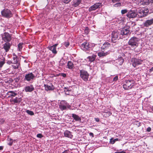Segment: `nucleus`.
Instances as JSON below:
<instances>
[{
  "instance_id": "09e8293b",
  "label": "nucleus",
  "mask_w": 153,
  "mask_h": 153,
  "mask_svg": "<svg viewBox=\"0 0 153 153\" xmlns=\"http://www.w3.org/2000/svg\"><path fill=\"white\" fill-rule=\"evenodd\" d=\"M111 1L113 3H115L116 2L119 1L120 0H111Z\"/></svg>"
},
{
  "instance_id": "c03bdc74",
  "label": "nucleus",
  "mask_w": 153,
  "mask_h": 153,
  "mask_svg": "<svg viewBox=\"0 0 153 153\" xmlns=\"http://www.w3.org/2000/svg\"><path fill=\"white\" fill-rule=\"evenodd\" d=\"M7 63L8 65H10L11 64H13L12 61L8 60L7 61Z\"/></svg>"
},
{
  "instance_id": "f3484780",
  "label": "nucleus",
  "mask_w": 153,
  "mask_h": 153,
  "mask_svg": "<svg viewBox=\"0 0 153 153\" xmlns=\"http://www.w3.org/2000/svg\"><path fill=\"white\" fill-rule=\"evenodd\" d=\"M58 45V44H56L52 46L48 47V48L53 53L56 54L57 53L56 51V47Z\"/></svg>"
},
{
  "instance_id": "6ab92c4d",
  "label": "nucleus",
  "mask_w": 153,
  "mask_h": 153,
  "mask_svg": "<svg viewBox=\"0 0 153 153\" xmlns=\"http://www.w3.org/2000/svg\"><path fill=\"white\" fill-rule=\"evenodd\" d=\"M111 51H108L107 52H104V51H102V52H99L98 53V55L100 57L104 56L109 54Z\"/></svg>"
},
{
  "instance_id": "680f3d73",
  "label": "nucleus",
  "mask_w": 153,
  "mask_h": 153,
  "mask_svg": "<svg viewBox=\"0 0 153 153\" xmlns=\"http://www.w3.org/2000/svg\"><path fill=\"white\" fill-rule=\"evenodd\" d=\"M71 153H73V152H71Z\"/></svg>"
},
{
  "instance_id": "412c9836",
  "label": "nucleus",
  "mask_w": 153,
  "mask_h": 153,
  "mask_svg": "<svg viewBox=\"0 0 153 153\" xmlns=\"http://www.w3.org/2000/svg\"><path fill=\"white\" fill-rule=\"evenodd\" d=\"M129 28H124L121 30V34L122 35H127L129 33Z\"/></svg>"
},
{
  "instance_id": "f257e3e1",
  "label": "nucleus",
  "mask_w": 153,
  "mask_h": 153,
  "mask_svg": "<svg viewBox=\"0 0 153 153\" xmlns=\"http://www.w3.org/2000/svg\"><path fill=\"white\" fill-rule=\"evenodd\" d=\"M149 12V10L147 8L143 7L139 9L137 12V16L139 18H142L146 16Z\"/></svg>"
},
{
  "instance_id": "4c0bfd02",
  "label": "nucleus",
  "mask_w": 153,
  "mask_h": 153,
  "mask_svg": "<svg viewBox=\"0 0 153 153\" xmlns=\"http://www.w3.org/2000/svg\"><path fill=\"white\" fill-rule=\"evenodd\" d=\"M128 12V10L126 9L122 10L121 11V13L122 14H124Z\"/></svg>"
},
{
  "instance_id": "864d4df0",
  "label": "nucleus",
  "mask_w": 153,
  "mask_h": 153,
  "mask_svg": "<svg viewBox=\"0 0 153 153\" xmlns=\"http://www.w3.org/2000/svg\"><path fill=\"white\" fill-rule=\"evenodd\" d=\"M95 120L97 122H98L99 121V119L98 118H95Z\"/></svg>"
},
{
  "instance_id": "7c9ffc66",
  "label": "nucleus",
  "mask_w": 153,
  "mask_h": 153,
  "mask_svg": "<svg viewBox=\"0 0 153 153\" xmlns=\"http://www.w3.org/2000/svg\"><path fill=\"white\" fill-rule=\"evenodd\" d=\"M119 141V139L115 138L114 139H113V138H111L110 139L109 143L112 144H113L115 143V142Z\"/></svg>"
},
{
  "instance_id": "bf43d9fd",
  "label": "nucleus",
  "mask_w": 153,
  "mask_h": 153,
  "mask_svg": "<svg viewBox=\"0 0 153 153\" xmlns=\"http://www.w3.org/2000/svg\"><path fill=\"white\" fill-rule=\"evenodd\" d=\"M151 109L153 111V106L151 107Z\"/></svg>"
},
{
  "instance_id": "c756f323",
  "label": "nucleus",
  "mask_w": 153,
  "mask_h": 153,
  "mask_svg": "<svg viewBox=\"0 0 153 153\" xmlns=\"http://www.w3.org/2000/svg\"><path fill=\"white\" fill-rule=\"evenodd\" d=\"M123 62L124 60L122 57H120L116 60V63L119 65H121Z\"/></svg>"
},
{
  "instance_id": "f8f14e48",
  "label": "nucleus",
  "mask_w": 153,
  "mask_h": 153,
  "mask_svg": "<svg viewBox=\"0 0 153 153\" xmlns=\"http://www.w3.org/2000/svg\"><path fill=\"white\" fill-rule=\"evenodd\" d=\"M91 45L89 43L85 42L83 43L81 46L82 49L86 51L89 50L91 47Z\"/></svg>"
},
{
  "instance_id": "b1692460",
  "label": "nucleus",
  "mask_w": 153,
  "mask_h": 153,
  "mask_svg": "<svg viewBox=\"0 0 153 153\" xmlns=\"http://www.w3.org/2000/svg\"><path fill=\"white\" fill-rule=\"evenodd\" d=\"M7 95H9L8 97H14L17 95V94L13 91H10L7 92Z\"/></svg>"
},
{
  "instance_id": "bb28decb",
  "label": "nucleus",
  "mask_w": 153,
  "mask_h": 153,
  "mask_svg": "<svg viewBox=\"0 0 153 153\" xmlns=\"http://www.w3.org/2000/svg\"><path fill=\"white\" fill-rule=\"evenodd\" d=\"M22 101L21 97H16L15 99L12 100V101L14 102V103H19Z\"/></svg>"
},
{
  "instance_id": "6e6552de",
  "label": "nucleus",
  "mask_w": 153,
  "mask_h": 153,
  "mask_svg": "<svg viewBox=\"0 0 153 153\" xmlns=\"http://www.w3.org/2000/svg\"><path fill=\"white\" fill-rule=\"evenodd\" d=\"M2 16L5 18H9L12 16V13L10 10L8 9H4L1 11Z\"/></svg>"
},
{
  "instance_id": "7ed1b4c3",
  "label": "nucleus",
  "mask_w": 153,
  "mask_h": 153,
  "mask_svg": "<svg viewBox=\"0 0 153 153\" xmlns=\"http://www.w3.org/2000/svg\"><path fill=\"white\" fill-rule=\"evenodd\" d=\"M138 38L136 37H131L129 40L128 44L132 48H136L138 46Z\"/></svg>"
},
{
  "instance_id": "1a4fd4ad",
  "label": "nucleus",
  "mask_w": 153,
  "mask_h": 153,
  "mask_svg": "<svg viewBox=\"0 0 153 153\" xmlns=\"http://www.w3.org/2000/svg\"><path fill=\"white\" fill-rule=\"evenodd\" d=\"M143 60L141 59L136 58H133L131 60L132 65L134 67L137 65L141 64Z\"/></svg>"
},
{
  "instance_id": "37998d69",
  "label": "nucleus",
  "mask_w": 153,
  "mask_h": 153,
  "mask_svg": "<svg viewBox=\"0 0 153 153\" xmlns=\"http://www.w3.org/2000/svg\"><path fill=\"white\" fill-rule=\"evenodd\" d=\"M118 79V76H116L114 77L113 79V80L114 81H117Z\"/></svg>"
},
{
  "instance_id": "aec40b11",
  "label": "nucleus",
  "mask_w": 153,
  "mask_h": 153,
  "mask_svg": "<svg viewBox=\"0 0 153 153\" xmlns=\"http://www.w3.org/2000/svg\"><path fill=\"white\" fill-rule=\"evenodd\" d=\"M153 24V18L150 20H146L143 23V25L144 27H148Z\"/></svg>"
},
{
  "instance_id": "ea45409f",
  "label": "nucleus",
  "mask_w": 153,
  "mask_h": 153,
  "mask_svg": "<svg viewBox=\"0 0 153 153\" xmlns=\"http://www.w3.org/2000/svg\"><path fill=\"white\" fill-rule=\"evenodd\" d=\"M36 136L37 137L39 138H42L43 137V135L41 134H38Z\"/></svg>"
},
{
  "instance_id": "9b49d317",
  "label": "nucleus",
  "mask_w": 153,
  "mask_h": 153,
  "mask_svg": "<svg viewBox=\"0 0 153 153\" xmlns=\"http://www.w3.org/2000/svg\"><path fill=\"white\" fill-rule=\"evenodd\" d=\"M119 35V33L118 32L114 31L112 32L111 34L112 42L113 43H116Z\"/></svg>"
},
{
  "instance_id": "2eb2a0df",
  "label": "nucleus",
  "mask_w": 153,
  "mask_h": 153,
  "mask_svg": "<svg viewBox=\"0 0 153 153\" xmlns=\"http://www.w3.org/2000/svg\"><path fill=\"white\" fill-rule=\"evenodd\" d=\"M101 4L100 3H97L94 4L89 8V11H91L100 8L101 6Z\"/></svg>"
},
{
  "instance_id": "a19ab883",
  "label": "nucleus",
  "mask_w": 153,
  "mask_h": 153,
  "mask_svg": "<svg viewBox=\"0 0 153 153\" xmlns=\"http://www.w3.org/2000/svg\"><path fill=\"white\" fill-rule=\"evenodd\" d=\"M71 0H62V1L66 4H68Z\"/></svg>"
},
{
  "instance_id": "79ce46f5",
  "label": "nucleus",
  "mask_w": 153,
  "mask_h": 153,
  "mask_svg": "<svg viewBox=\"0 0 153 153\" xmlns=\"http://www.w3.org/2000/svg\"><path fill=\"white\" fill-rule=\"evenodd\" d=\"M69 45L70 43L69 42H66L64 43L65 46L66 47H67L68 46H69Z\"/></svg>"
},
{
  "instance_id": "0eeeda50",
  "label": "nucleus",
  "mask_w": 153,
  "mask_h": 153,
  "mask_svg": "<svg viewBox=\"0 0 153 153\" xmlns=\"http://www.w3.org/2000/svg\"><path fill=\"white\" fill-rule=\"evenodd\" d=\"M80 76L81 78L85 81L88 80L89 74L88 72L83 70L80 71Z\"/></svg>"
},
{
  "instance_id": "c9c22d12",
  "label": "nucleus",
  "mask_w": 153,
  "mask_h": 153,
  "mask_svg": "<svg viewBox=\"0 0 153 153\" xmlns=\"http://www.w3.org/2000/svg\"><path fill=\"white\" fill-rule=\"evenodd\" d=\"M26 112L29 114L31 115H33L34 114V113L33 111H30L29 110H27L26 111Z\"/></svg>"
},
{
  "instance_id": "473e14b6",
  "label": "nucleus",
  "mask_w": 153,
  "mask_h": 153,
  "mask_svg": "<svg viewBox=\"0 0 153 153\" xmlns=\"http://www.w3.org/2000/svg\"><path fill=\"white\" fill-rule=\"evenodd\" d=\"M5 63V59L4 58H3V59L0 61V68H1Z\"/></svg>"
},
{
  "instance_id": "603ef678",
  "label": "nucleus",
  "mask_w": 153,
  "mask_h": 153,
  "mask_svg": "<svg viewBox=\"0 0 153 153\" xmlns=\"http://www.w3.org/2000/svg\"><path fill=\"white\" fill-rule=\"evenodd\" d=\"M114 153H126V152L124 151H122L120 152H115Z\"/></svg>"
},
{
  "instance_id": "c85d7f7f",
  "label": "nucleus",
  "mask_w": 153,
  "mask_h": 153,
  "mask_svg": "<svg viewBox=\"0 0 153 153\" xmlns=\"http://www.w3.org/2000/svg\"><path fill=\"white\" fill-rule=\"evenodd\" d=\"M96 57V55L93 54L92 56H89L87 57L89 61L91 62H93L95 60Z\"/></svg>"
},
{
  "instance_id": "13d9d810",
  "label": "nucleus",
  "mask_w": 153,
  "mask_h": 153,
  "mask_svg": "<svg viewBox=\"0 0 153 153\" xmlns=\"http://www.w3.org/2000/svg\"><path fill=\"white\" fill-rule=\"evenodd\" d=\"M150 2L153 3V0H150Z\"/></svg>"
},
{
  "instance_id": "58836bf2",
  "label": "nucleus",
  "mask_w": 153,
  "mask_h": 153,
  "mask_svg": "<svg viewBox=\"0 0 153 153\" xmlns=\"http://www.w3.org/2000/svg\"><path fill=\"white\" fill-rule=\"evenodd\" d=\"M115 7H120L121 6V4L120 2H118L114 5Z\"/></svg>"
},
{
  "instance_id": "5fc2aeb1",
  "label": "nucleus",
  "mask_w": 153,
  "mask_h": 153,
  "mask_svg": "<svg viewBox=\"0 0 153 153\" xmlns=\"http://www.w3.org/2000/svg\"><path fill=\"white\" fill-rule=\"evenodd\" d=\"M68 150H65L62 153H68Z\"/></svg>"
},
{
  "instance_id": "dca6fc26",
  "label": "nucleus",
  "mask_w": 153,
  "mask_h": 153,
  "mask_svg": "<svg viewBox=\"0 0 153 153\" xmlns=\"http://www.w3.org/2000/svg\"><path fill=\"white\" fill-rule=\"evenodd\" d=\"M44 86L45 87V90L47 91L53 90L55 89L54 86L52 83H50L49 85L44 84Z\"/></svg>"
},
{
  "instance_id": "4468645a",
  "label": "nucleus",
  "mask_w": 153,
  "mask_h": 153,
  "mask_svg": "<svg viewBox=\"0 0 153 153\" xmlns=\"http://www.w3.org/2000/svg\"><path fill=\"white\" fill-rule=\"evenodd\" d=\"M137 16V13H136L134 10H132L129 11L126 15L127 17L129 18H134L136 17Z\"/></svg>"
},
{
  "instance_id": "4d7b16f0",
  "label": "nucleus",
  "mask_w": 153,
  "mask_h": 153,
  "mask_svg": "<svg viewBox=\"0 0 153 153\" xmlns=\"http://www.w3.org/2000/svg\"><path fill=\"white\" fill-rule=\"evenodd\" d=\"M3 148V146H0V150H2Z\"/></svg>"
},
{
  "instance_id": "5701e85b",
  "label": "nucleus",
  "mask_w": 153,
  "mask_h": 153,
  "mask_svg": "<svg viewBox=\"0 0 153 153\" xmlns=\"http://www.w3.org/2000/svg\"><path fill=\"white\" fill-rule=\"evenodd\" d=\"M34 88L33 85H30V86H27L25 87V90L26 92H31L33 91Z\"/></svg>"
},
{
  "instance_id": "4be33fe9",
  "label": "nucleus",
  "mask_w": 153,
  "mask_h": 153,
  "mask_svg": "<svg viewBox=\"0 0 153 153\" xmlns=\"http://www.w3.org/2000/svg\"><path fill=\"white\" fill-rule=\"evenodd\" d=\"M138 2L140 5H147L149 3V0H138Z\"/></svg>"
},
{
  "instance_id": "2f4dec72",
  "label": "nucleus",
  "mask_w": 153,
  "mask_h": 153,
  "mask_svg": "<svg viewBox=\"0 0 153 153\" xmlns=\"http://www.w3.org/2000/svg\"><path fill=\"white\" fill-rule=\"evenodd\" d=\"M67 66L68 68L69 69H72L74 67V65L73 63L71 61H68Z\"/></svg>"
},
{
  "instance_id": "052dcab7",
  "label": "nucleus",
  "mask_w": 153,
  "mask_h": 153,
  "mask_svg": "<svg viewBox=\"0 0 153 153\" xmlns=\"http://www.w3.org/2000/svg\"><path fill=\"white\" fill-rule=\"evenodd\" d=\"M109 115H110L111 114V113L110 112H109Z\"/></svg>"
},
{
  "instance_id": "a18cd8bd",
  "label": "nucleus",
  "mask_w": 153,
  "mask_h": 153,
  "mask_svg": "<svg viewBox=\"0 0 153 153\" xmlns=\"http://www.w3.org/2000/svg\"><path fill=\"white\" fill-rule=\"evenodd\" d=\"M61 76H62L63 77H65L66 76V74H65V73H61Z\"/></svg>"
},
{
  "instance_id": "ddd939ff",
  "label": "nucleus",
  "mask_w": 153,
  "mask_h": 153,
  "mask_svg": "<svg viewBox=\"0 0 153 153\" xmlns=\"http://www.w3.org/2000/svg\"><path fill=\"white\" fill-rule=\"evenodd\" d=\"M12 45V43H10V42H5L3 44L2 48L6 52H7L10 49Z\"/></svg>"
},
{
  "instance_id": "cd10ccee",
  "label": "nucleus",
  "mask_w": 153,
  "mask_h": 153,
  "mask_svg": "<svg viewBox=\"0 0 153 153\" xmlns=\"http://www.w3.org/2000/svg\"><path fill=\"white\" fill-rule=\"evenodd\" d=\"M82 0H73V5L75 7L78 6L81 3Z\"/></svg>"
},
{
  "instance_id": "39448f33",
  "label": "nucleus",
  "mask_w": 153,
  "mask_h": 153,
  "mask_svg": "<svg viewBox=\"0 0 153 153\" xmlns=\"http://www.w3.org/2000/svg\"><path fill=\"white\" fill-rule=\"evenodd\" d=\"M1 38L4 42H10L12 39V35L5 32L1 35Z\"/></svg>"
},
{
  "instance_id": "f704fd0d",
  "label": "nucleus",
  "mask_w": 153,
  "mask_h": 153,
  "mask_svg": "<svg viewBox=\"0 0 153 153\" xmlns=\"http://www.w3.org/2000/svg\"><path fill=\"white\" fill-rule=\"evenodd\" d=\"M7 140L9 142L8 143V144L10 146H12L13 143V140L10 138H8L7 139Z\"/></svg>"
},
{
  "instance_id": "de8ad7c7",
  "label": "nucleus",
  "mask_w": 153,
  "mask_h": 153,
  "mask_svg": "<svg viewBox=\"0 0 153 153\" xmlns=\"http://www.w3.org/2000/svg\"><path fill=\"white\" fill-rule=\"evenodd\" d=\"M147 131L148 132H150L151 130V128L150 127H149L147 128Z\"/></svg>"
},
{
  "instance_id": "a211bd4d",
  "label": "nucleus",
  "mask_w": 153,
  "mask_h": 153,
  "mask_svg": "<svg viewBox=\"0 0 153 153\" xmlns=\"http://www.w3.org/2000/svg\"><path fill=\"white\" fill-rule=\"evenodd\" d=\"M111 44L108 42H105L102 45L101 47V49L102 50H107L110 47Z\"/></svg>"
},
{
  "instance_id": "72a5a7b5",
  "label": "nucleus",
  "mask_w": 153,
  "mask_h": 153,
  "mask_svg": "<svg viewBox=\"0 0 153 153\" xmlns=\"http://www.w3.org/2000/svg\"><path fill=\"white\" fill-rule=\"evenodd\" d=\"M24 44L23 43H19L18 45L19 50L20 51H21L22 48V46Z\"/></svg>"
},
{
  "instance_id": "3c124183",
  "label": "nucleus",
  "mask_w": 153,
  "mask_h": 153,
  "mask_svg": "<svg viewBox=\"0 0 153 153\" xmlns=\"http://www.w3.org/2000/svg\"><path fill=\"white\" fill-rule=\"evenodd\" d=\"M64 91H69V90L68 89V88L67 87H64Z\"/></svg>"
},
{
  "instance_id": "423d86ee",
  "label": "nucleus",
  "mask_w": 153,
  "mask_h": 153,
  "mask_svg": "<svg viewBox=\"0 0 153 153\" xmlns=\"http://www.w3.org/2000/svg\"><path fill=\"white\" fill-rule=\"evenodd\" d=\"M13 57L12 58L13 60L12 61L13 64H15V65H13L12 66L14 69H18L20 66V63L19 62L18 59L17 58V56L15 53H13Z\"/></svg>"
},
{
  "instance_id": "6e6d98bb",
  "label": "nucleus",
  "mask_w": 153,
  "mask_h": 153,
  "mask_svg": "<svg viewBox=\"0 0 153 153\" xmlns=\"http://www.w3.org/2000/svg\"><path fill=\"white\" fill-rule=\"evenodd\" d=\"M153 71V67L151 68V69H150L149 70V72H152Z\"/></svg>"
},
{
  "instance_id": "e433bc0d",
  "label": "nucleus",
  "mask_w": 153,
  "mask_h": 153,
  "mask_svg": "<svg viewBox=\"0 0 153 153\" xmlns=\"http://www.w3.org/2000/svg\"><path fill=\"white\" fill-rule=\"evenodd\" d=\"M84 32L86 34H88V33L89 32V30L88 27H86L85 28Z\"/></svg>"
},
{
  "instance_id": "a878e982",
  "label": "nucleus",
  "mask_w": 153,
  "mask_h": 153,
  "mask_svg": "<svg viewBox=\"0 0 153 153\" xmlns=\"http://www.w3.org/2000/svg\"><path fill=\"white\" fill-rule=\"evenodd\" d=\"M72 117L74 118V119L76 121H81V118L78 115L75 114H72Z\"/></svg>"
},
{
  "instance_id": "f03ea898",
  "label": "nucleus",
  "mask_w": 153,
  "mask_h": 153,
  "mask_svg": "<svg viewBox=\"0 0 153 153\" xmlns=\"http://www.w3.org/2000/svg\"><path fill=\"white\" fill-rule=\"evenodd\" d=\"M134 85V81L132 80H127L125 81L123 85V88L126 90L131 89Z\"/></svg>"
},
{
  "instance_id": "9d476101",
  "label": "nucleus",
  "mask_w": 153,
  "mask_h": 153,
  "mask_svg": "<svg viewBox=\"0 0 153 153\" xmlns=\"http://www.w3.org/2000/svg\"><path fill=\"white\" fill-rule=\"evenodd\" d=\"M35 75L31 72L25 74L24 80L27 81H32L35 79Z\"/></svg>"
},
{
  "instance_id": "8fccbe9b",
  "label": "nucleus",
  "mask_w": 153,
  "mask_h": 153,
  "mask_svg": "<svg viewBox=\"0 0 153 153\" xmlns=\"http://www.w3.org/2000/svg\"><path fill=\"white\" fill-rule=\"evenodd\" d=\"M89 135L91 136L92 137H94V134L93 133L90 132L89 133Z\"/></svg>"
},
{
  "instance_id": "49530a36",
  "label": "nucleus",
  "mask_w": 153,
  "mask_h": 153,
  "mask_svg": "<svg viewBox=\"0 0 153 153\" xmlns=\"http://www.w3.org/2000/svg\"><path fill=\"white\" fill-rule=\"evenodd\" d=\"M64 65H65V63L64 62H61V61L60 62L59 64V66H62Z\"/></svg>"
},
{
  "instance_id": "20e7f679",
  "label": "nucleus",
  "mask_w": 153,
  "mask_h": 153,
  "mask_svg": "<svg viewBox=\"0 0 153 153\" xmlns=\"http://www.w3.org/2000/svg\"><path fill=\"white\" fill-rule=\"evenodd\" d=\"M59 107L60 110L63 111L67 108H70L71 106L65 101L62 100L60 102Z\"/></svg>"
},
{
  "instance_id": "393cba45",
  "label": "nucleus",
  "mask_w": 153,
  "mask_h": 153,
  "mask_svg": "<svg viewBox=\"0 0 153 153\" xmlns=\"http://www.w3.org/2000/svg\"><path fill=\"white\" fill-rule=\"evenodd\" d=\"M64 134L65 137H68L71 138L73 137V135L71 134V133L68 130H66L64 132Z\"/></svg>"
}]
</instances>
